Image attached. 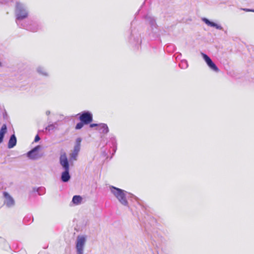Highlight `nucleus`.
I'll list each match as a JSON object with an SVG mask.
<instances>
[{"instance_id": "27", "label": "nucleus", "mask_w": 254, "mask_h": 254, "mask_svg": "<svg viewBox=\"0 0 254 254\" xmlns=\"http://www.w3.org/2000/svg\"><path fill=\"white\" fill-rule=\"evenodd\" d=\"M10 0H0V2H1V3L7 2Z\"/></svg>"}, {"instance_id": "19", "label": "nucleus", "mask_w": 254, "mask_h": 254, "mask_svg": "<svg viewBox=\"0 0 254 254\" xmlns=\"http://www.w3.org/2000/svg\"><path fill=\"white\" fill-rule=\"evenodd\" d=\"M82 198L80 195H74L73 196L72 202L75 205L80 204L82 202Z\"/></svg>"}, {"instance_id": "6", "label": "nucleus", "mask_w": 254, "mask_h": 254, "mask_svg": "<svg viewBox=\"0 0 254 254\" xmlns=\"http://www.w3.org/2000/svg\"><path fill=\"white\" fill-rule=\"evenodd\" d=\"M86 240L87 236L86 235H82L77 236L75 243L76 254H83Z\"/></svg>"}, {"instance_id": "5", "label": "nucleus", "mask_w": 254, "mask_h": 254, "mask_svg": "<svg viewBox=\"0 0 254 254\" xmlns=\"http://www.w3.org/2000/svg\"><path fill=\"white\" fill-rule=\"evenodd\" d=\"M145 19L150 26L149 30L150 31V32L149 33V34H151L153 37L157 36L159 30L156 23L155 19L152 15L148 14L145 16Z\"/></svg>"}, {"instance_id": "16", "label": "nucleus", "mask_w": 254, "mask_h": 254, "mask_svg": "<svg viewBox=\"0 0 254 254\" xmlns=\"http://www.w3.org/2000/svg\"><path fill=\"white\" fill-rule=\"evenodd\" d=\"M37 72L41 75L43 76H48L49 74L45 67L42 66H39L36 68Z\"/></svg>"}, {"instance_id": "9", "label": "nucleus", "mask_w": 254, "mask_h": 254, "mask_svg": "<svg viewBox=\"0 0 254 254\" xmlns=\"http://www.w3.org/2000/svg\"><path fill=\"white\" fill-rule=\"evenodd\" d=\"M41 148V147L40 145L36 146L27 153V157L32 160H37L40 158L41 157V155L39 154L38 151Z\"/></svg>"}, {"instance_id": "11", "label": "nucleus", "mask_w": 254, "mask_h": 254, "mask_svg": "<svg viewBox=\"0 0 254 254\" xmlns=\"http://www.w3.org/2000/svg\"><path fill=\"white\" fill-rule=\"evenodd\" d=\"M3 195L4 198V204L8 208H11L15 205V200L14 198L7 192L4 191Z\"/></svg>"}, {"instance_id": "3", "label": "nucleus", "mask_w": 254, "mask_h": 254, "mask_svg": "<svg viewBox=\"0 0 254 254\" xmlns=\"http://www.w3.org/2000/svg\"><path fill=\"white\" fill-rule=\"evenodd\" d=\"M111 192L123 205L127 206L128 202L126 198L127 192L124 190L111 186L110 188Z\"/></svg>"}, {"instance_id": "2", "label": "nucleus", "mask_w": 254, "mask_h": 254, "mask_svg": "<svg viewBox=\"0 0 254 254\" xmlns=\"http://www.w3.org/2000/svg\"><path fill=\"white\" fill-rule=\"evenodd\" d=\"M28 10L25 5L19 2H17L16 4L15 14L16 16V23L18 26H21V21L28 16Z\"/></svg>"}, {"instance_id": "21", "label": "nucleus", "mask_w": 254, "mask_h": 254, "mask_svg": "<svg viewBox=\"0 0 254 254\" xmlns=\"http://www.w3.org/2000/svg\"><path fill=\"white\" fill-rule=\"evenodd\" d=\"M179 66L182 69H186L188 67V64L186 60H182L179 64Z\"/></svg>"}, {"instance_id": "26", "label": "nucleus", "mask_w": 254, "mask_h": 254, "mask_svg": "<svg viewBox=\"0 0 254 254\" xmlns=\"http://www.w3.org/2000/svg\"><path fill=\"white\" fill-rule=\"evenodd\" d=\"M40 139V138L39 137V136L38 135H37L35 137V139H34V141L35 142H37Z\"/></svg>"}, {"instance_id": "30", "label": "nucleus", "mask_w": 254, "mask_h": 254, "mask_svg": "<svg viewBox=\"0 0 254 254\" xmlns=\"http://www.w3.org/2000/svg\"><path fill=\"white\" fill-rule=\"evenodd\" d=\"M50 112L49 111H46V114L47 115H50Z\"/></svg>"}, {"instance_id": "24", "label": "nucleus", "mask_w": 254, "mask_h": 254, "mask_svg": "<svg viewBox=\"0 0 254 254\" xmlns=\"http://www.w3.org/2000/svg\"><path fill=\"white\" fill-rule=\"evenodd\" d=\"M2 115H3V118L4 119H6L7 118V114L5 110H4Z\"/></svg>"}, {"instance_id": "1", "label": "nucleus", "mask_w": 254, "mask_h": 254, "mask_svg": "<svg viewBox=\"0 0 254 254\" xmlns=\"http://www.w3.org/2000/svg\"><path fill=\"white\" fill-rule=\"evenodd\" d=\"M60 163L64 170V171L62 173L61 180L63 182H67L70 179V176L69 173V163L65 154L61 155Z\"/></svg>"}, {"instance_id": "29", "label": "nucleus", "mask_w": 254, "mask_h": 254, "mask_svg": "<svg viewBox=\"0 0 254 254\" xmlns=\"http://www.w3.org/2000/svg\"><path fill=\"white\" fill-rule=\"evenodd\" d=\"M141 42L140 39L139 38H137V43L139 44Z\"/></svg>"}, {"instance_id": "20", "label": "nucleus", "mask_w": 254, "mask_h": 254, "mask_svg": "<svg viewBox=\"0 0 254 254\" xmlns=\"http://www.w3.org/2000/svg\"><path fill=\"white\" fill-rule=\"evenodd\" d=\"M57 124H52L50 125H49L48 127H47L45 129L46 130H48V131H54L55 128L57 127Z\"/></svg>"}, {"instance_id": "14", "label": "nucleus", "mask_w": 254, "mask_h": 254, "mask_svg": "<svg viewBox=\"0 0 254 254\" xmlns=\"http://www.w3.org/2000/svg\"><path fill=\"white\" fill-rule=\"evenodd\" d=\"M97 129L101 132L104 134H107L109 131V128L105 124H99V127Z\"/></svg>"}, {"instance_id": "31", "label": "nucleus", "mask_w": 254, "mask_h": 254, "mask_svg": "<svg viewBox=\"0 0 254 254\" xmlns=\"http://www.w3.org/2000/svg\"><path fill=\"white\" fill-rule=\"evenodd\" d=\"M252 11H254V10H252Z\"/></svg>"}, {"instance_id": "10", "label": "nucleus", "mask_w": 254, "mask_h": 254, "mask_svg": "<svg viewBox=\"0 0 254 254\" xmlns=\"http://www.w3.org/2000/svg\"><path fill=\"white\" fill-rule=\"evenodd\" d=\"M201 55L207 64V65L209 66V67L212 70L214 71H215L216 72L219 71V69L217 67V66L216 65V64L213 62L212 60L207 55L201 53Z\"/></svg>"}, {"instance_id": "18", "label": "nucleus", "mask_w": 254, "mask_h": 254, "mask_svg": "<svg viewBox=\"0 0 254 254\" xmlns=\"http://www.w3.org/2000/svg\"><path fill=\"white\" fill-rule=\"evenodd\" d=\"M110 142L112 145V147L113 148V151L114 152L113 154H114L117 149V143L116 137L115 136L111 137L110 138Z\"/></svg>"}, {"instance_id": "13", "label": "nucleus", "mask_w": 254, "mask_h": 254, "mask_svg": "<svg viewBox=\"0 0 254 254\" xmlns=\"http://www.w3.org/2000/svg\"><path fill=\"white\" fill-rule=\"evenodd\" d=\"M202 20L208 26L210 27H215L216 29L218 30H222L223 27L220 25H218L213 22L210 21L209 20L207 19L206 18H203L202 19Z\"/></svg>"}, {"instance_id": "17", "label": "nucleus", "mask_w": 254, "mask_h": 254, "mask_svg": "<svg viewBox=\"0 0 254 254\" xmlns=\"http://www.w3.org/2000/svg\"><path fill=\"white\" fill-rule=\"evenodd\" d=\"M7 127L5 124H3L0 129V143L3 141L4 134L6 132Z\"/></svg>"}, {"instance_id": "25", "label": "nucleus", "mask_w": 254, "mask_h": 254, "mask_svg": "<svg viewBox=\"0 0 254 254\" xmlns=\"http://www.w3.org/2000/svg\"><path fill=\"white\" fill-rule=\"evenodd\" d=\"M99 127V124H91L90 125V127Z\"/></svg>"}, {"instance_id": "12", "label": "nucleus", "mask_w": 254, "mask_h": 254, "mask_svg": "<svg viewBox=\"0 0 254 254\" xmlns=\"http://www.w3.org/2000/svg\"><path fill=\"white\" fill-rule=\"evenodd\" d=\"M92 114L88 111L82 112L79 117L80 121L85 125L90 123L92 121Z\"/></svg>"}, {"instance_id": "28", "label": "nucleus", "mask_w": 254, "mask_h": 254, "mask_svg": "<svg viewBox=\"0 0 254 254\" xmlns=\"http://www.w3.org/2000/svg\"><path fill=\"white\" fill-rule=\"evenodd\" d=\"M243 9L246 11H252V9H247V8H244Z\"/></svg>"}, {"instance_id": "7", "label": "nucleus", "mask_w": 254, "mask_h": 254, "mask_svg": "<svg viewBox=\"0 0 254 254\" xmlns=\"http://www.w3.org/2000/svg\"><path fill=\"white\" fill-rule=\"evenodd\" d=\"M20 27L25 28L27 30L35 32L41 28V24L37 22L31 21L28 24H21Z\"/></svg>"}, {"instance_id": "15", "label": "nucleus", "mask_w": 254, "mask_h": 254, "mask_svg": "<svg viewBox=\"0 0 254 254\" xmlns=\"http://www.w3.org/2000/svg\"><path fill=\"white\" fill-rule=\"evenodd\" d=\"M16 138L14 134L11 135L10 139L8 143V147L9 148H12L14 147L16 144Z\"/></svg>"}, {"instance_id": "8", "label": "nucleus", "mask_w": 254, "mask_h": 254, "mask_svg": "<svg viewBox=\"0 0 254 254\" xmlns=\"http://www.w3.org/2000/svg\"><path fill=\"white\" fill-rule=\"evenodd\" d=\"M81 142V138L78 137L76 139L75 144L74 146L73 151L70 154V158L72 160H76L78 154L80 149V144Z\"/></svg>"}, {"instance_id": "4", "label": "nucleus", "mask_w": 254, "mask_h": 254, "mask_svg": "<svg viewBox=\"0 0 254 254\" xmlns=\"http://www.w3.org/2000/svg\"><path fill=\"white\" fill-rule=\"evenodd\" d=\"M145 19L150 26L149 30L150 31V32L149 33V34H151L153 37L157 36L159 30L156 23L155 19L152 15L148 14L145 16Z\"/></svg>"}, {"instance_id": "23", "label": "nucleus", "mask_w": 254, "mask_h": 254, "mask_svg": "<svg viewBox=\"0 0 254 254\" xmlns=\"http://www.w3.org/2000/svg\"><path fill=\"white\" fill-rule=\"evenodd\" d=\"M37 191L38 192V193L41 195L42 194V193H43L45 191V189L44 188H39L38 190H37Z\"/></svg>"}, {"instance_id": "22", "label": "nucleus", "mask_w": 254, "mask_h": 254, "mask_svg": "<svg viewBox=\"0 0 254 254\" xmlns=\"http://www.w3.org/2000/svg\"><path fill=\"white\" fill-rule=\"evenodd\" d=\"M83 124H84L83 123H82V122L77 123L76 125L75 128L76 129H79L81 128L83 126Z\"/></svg>"}]
</instances>
